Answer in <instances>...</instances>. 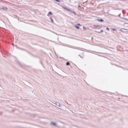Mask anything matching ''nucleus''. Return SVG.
Instances as JSON below:
<instances>
[{
	"label": "nucleus",
	"mask_w": 128,
	"mask_h": 128,
	"mask_svg": "<svg viewBox=\"0 0 128 128\" xmlns=\"http://www.w3.org/2000/svg\"><path fill=\"white\" fill-rule=\"evenodd\" d=\"M106 29L108 30H109V28H106Z\"/></svg>",
	"instance_id": "nucleus-14"
},
{
	"label": "nucleus",
	"mask_w": 128,
	"mask_h": 128,
	"mask_svg": "<svg viewBox=\"0 0 128 128\" xmlns=\"http://www.w3.org/2000/svg\"><path fill=\"white\" fill-rule=\"evenodd\" d=\"M64 8V9H66H66H67V8Z\"/></svg>",
	"instance_id": "nucleus-20"
},
{
	"label": "nucleus",
	"mask_w": 128,
	"mask_h": 128,
	"mask_svg": "<svg viewBox=\"0 0 128 128\" xmlns=\"http://www.w3.org/2000/svg\"><path fill=\"white\" fill-rule=\"evenodd\" d=\"M75 27L77 29H79V27L78 26H75Z\"/></svg>",
	"instance_id": "nucleus-9"
},
{
	"label": "nucleus",
	"mask_w": 128,
	"mask_h": 128,
	"mask_svg": "<svg viewBox=\"0 0 128 128\" xmlns=\"http://www.w3.org/2000/svg\"><path fill=\"white\" fill-rule=\"evenodd\" d=\"M2 9L4 10H7V8L6 7H3L2 8Z\"/></svg>",
	"instance_id": "nucleus-4"
},
{
	"label": "nucleus",
	"mask_w": 128,
	"mask_h": 128,
	"mask_svg": "<svg viewBox=\"0 0 128 128\" xmlns=\"http://www.w3.org/2000/svg\"><path fill=\"white\" fill-rule=\"evenodd\" d=\"M50 18V19L51 20V21H52V23H53L54 22V20H53L52 19V18Z\"/></svg>",
	"instance_id": "nucleus-7"
},
{
	"label": "nucleus",
	"mask_w": 128,
	"mask_h": 128,
	"mask_svg": "<svg viewBox=\"0 0 128 128\" xmlns=\"http://www.w3.org/2000/svg\"><path fill=\"white\" fill-rule=\"evenodd\" d=\"M120 31L122 32H128V30L122 28L120 30Z\"/></svg>",
	"instance_id": "nucleus-1"
},
{
	"label": "nucleus",
	"mask_w": 128,
	"mask_h": 128,
	"mask_svg": "<svg viewBox=\"0 0 128 128\" xmlns=\"http://www.w3.org/2000/svg\"><path fill=\"white\" fill-rule=\"evenodd\" d=\"M48 14L52 15V13L51 12H48Z\"/></svg>",
	"instance_id": "nucleus-8"
},
{
	"label": "nucleus",
	"mask_w": 128,
	"mask_h": 128,
	"mask_svg": "<svg viewBox=\"0 0 128 128\" xmlns=\"http://www.w3.org/2000/svg\"><path fill=\"white\" fill-rule=\"evenodd\" d=\"M51 124L54 126H55L56 125V122H52Z\"/></svg>",
	"instance_id": "nucleus-6"
},
{
	"label": "nucleus",
	"mask_w": 128,
	"mask_h": 128,
	"mask_svg": "<svg viewBox=\"0 0 128 128\" xmlns=\"http://www.w3.org/2000/svg\"><path fill=\"white\" fill-rule=\"evenodd\" d=\"M77 25H78V26H80V24H77Z\"/></svg>",
	"instance_id": "nucleus-17"
},
{
	"label": "nucleus",
	"mask_w": 128,
	"mask_h": 128,
	"mask_svg": "<svg viewBox=\"0 0 128 128\" xmlns=\"http://www.w3.org/2000/svg\"><path fill=\"white\" fill-rule=\"evenodd\" d=\"M66 10L67 11H70V10H69V9H67H67H66Z\"/></svg>",
	"instance_id": "nucleus-11"
},
{
	"label": "nucleus",
	"mask_w": 128,
	"mask_h": 128,
	"mask_svg": "<svg viewBox=\"0 0 128 128\" xmlns=\"http://www.w3.org/2000/svg\"><path fill=\"white\" fill-rule=\"evenodd\" d=\"M103 21V20L102 19H100V22H102Z\"/></svg>",
	"instance_id": "nucleus-10"
},
{
	"label": "nucleus",
	"mask_w": 128,
	"mask_h": 128,
	"mask_svg": "<svg viewBox=\"0 0 128 128\" xmlns=\"http://www.w3.org/2000/svg\"><path fill=\"white\" fill-rule=\"evenodd\" d=\"M56 106L58 107H61V105L59 103L57 102V103H56Z\"/></svg>",
	"instance_id": "nucleus-3"
},
{
	"label": "nucleus",
	"mask_w": 128,
	"mask_h": 128,
	"mask_svg": "<svg viewBox=\"0 0 128 128\" xmlns=\"http://www.w3.org/2000/svg\"><path fill=\"white\" fill-rule=\"evenodd\" d=\"M70 12L72 13H73L75 15L76 14L75 12L73 11L70 10Z\"/></svg>",
	"instance_id": "nucleus-5"
},
{
	"label": "nucleus",
	"mask_w": 128,
	"mask_h": 128,
	"mask_svg": "<svg viewBox=\"0 0 128 128\" xmlns=\"http://www.w3.org/2000/svg\"><path fill=\"white\" fill-rule=\"evenodd\" d=\"M100 32H103V31L102 30H101Z\"/></svg>",
	"instance_id": "nucleus-15"
},
{
	"label": "nucleus",
	"mask_w": 128,
	"mask_h": 128,
	"mask_svg": "<svg viewBox=\"0 0 128 128\" xmlns=\"http://www.w3.org/2000/svg\"><path fill=\"white\" fill-rule=\"evenodd\" d=\"M112 30H114V31L115 30L114 29H112Z\"/></svg>",
	"instance_id": "nucleus-19"
},
{
	"label": "nucleus",
	"mask_w": 128,
	"mask_h": 128,
	"mask_svg": "<svg viewBox=\"0 0 128 128\" xmlns=\"http://www.w3.org/2000/svg\"><path fill=\"white\" fill-rule=\"evenodd\" d=\"M56 1L58 2H59L60 1L58 0H56Z\"/></svg>",
	"instance_id": "nucleus-16"
},
{
	"label": "nucleus",
	"mask_w": 128,
	"mask_h": 128,
	"mask_svg": "<svg viewBox=\"0 0 128 128\" xmlns=\"http://www.w3.org/2000/svg\"><path fill=\"white\" fill-rule=\"evenodd\" d=\"M52 104L54 106H56V103H57V102H56L55 101H53L52 102Z\"/></svg>",
	"instance_id": "nucleus-2"
},
{
	"label": "nucleus",
	"mask_w": 128,
	"mask_h": 128,
	"mask_svg": "<svg viewBox=\"0 0 128 128\" xmlns=\"http://www.w3.org/2000/svg\"><path fill=\"white\" fill-rule=\"evenodd\" d=\"M83 28L84 30H86V28L84 26H83Z\"/></svg>",
	"instance_id": "nucleus-13"
},
{
	"label": "nucleus",
	"mask_w": 128,
	"mask_h": 128,
	"mask_svg": "<svg viewBox=\"0 0 128 128\" xmlns=\"http://www.w3.org/2000/svg\"><path fill=\"white\" fill-rule=\"evenodd\" d=\"M96 26H98V25H96Z\"/></svg>",
	"instance_id": "nucleus-21"
},
{
	"label": "nucleus",
	"mask_w": 128,
	"mask_h": 128,
	"mask_svg": "<svg viewBox=\"0 0 128 128\" xmlns=\"http://www.w3.org/2000/svg\"><path fill=\"white\" fill-rule=\"evenodd\" d=\"M66 64L67 65H69V63L68 62H67V63H66Z\"/></svg>",
	"instance_id": "nucleus-12"
},
{
	"label": "nucleus",
	"mask_w": 128,
	"mask_h": 128,
	"mask_svg": "<svg viewBox=\"0 0 128 128\" xmlns=\"http://www.w3.org/2000/svg\"><path fill=\"white\" fill-rule=\"evenodd\" d=\"M100 20H99V19H97V20L98 21H99L100 22Z\"/></svg>",
	"instance_id": "nucleus-18"
}]
</instances>
